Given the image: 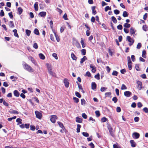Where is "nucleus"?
<instances>
[{"label": "nucleus", "mask_w": 148, "mask_h": 148, "mask_svg": "<svg viewBox=\"0 0 148 148\" xmlns=\"http://www.w3.org/2000/svg\"><path fill=\"white\" fill-rule=\"evenodd\" d=\"M23 66L24 68L25 69L29 71V72H33L32 69V68L31 67L26 63H25V64H24Z\"/></svg>", "instance_id": "obj_1"}, {"label": "nucleus", "mask_w": 148, "mask_h": 148, "mask_svg": "<svg viewBox=\"0 0 148 148\" xmlns=\"http://www.w3.org/2000/svg\"><path fill=\"white\" fill-rule=\"evenodd\" d=\"M127 58L128 61L127 65L129 69L130 70H131L132 69V62L130 58V56H127Z\"/></svg>", "instance_id": "obj_2"}, {"label": "nucleus", "mask_w": 148, "mask_h": 148, "mask_svg": "<svg viewBox=\"0 0 148 148\" xmlns=\"http://www.w3.org/2000/svg\"><path fill=\"white\" fill-rule=\"evenodd\" d=\"M126 39L130 42L129 44L130 46H131L133 44L134 40L133 39H132L130 36H127L126 37Z\"/></svg>", "instance_id": "obj_3"}, {"label": "nucleus", "mask_w": 148, "mask_h": 148, "mask_svg": "<svg viewBox=\"0 0 148 148\" xmlns=\"http://www.w3.org/2000/svg\"><path fill=\"white\" fill-rule=\"evenodd\" d=\"M36 117L39 119H41L42 117V114L38 111H36L35 112Z\"/></svg>", "instance_id": "obj_4"}, {"label": "nucleus", "mask_w": 148, "mask_h": 148, "mask_svg": "<svg viewBox=\"0 0 148 148\" xmlns=\"http://www.w3.org/2000/svg\"><path fill=\"white\" fill-rule=\"evenodd\" d=\"M58 118L57 116L55 115H53L51 116V118L50 119L51 121L53 123H55L56 120Z\"/></svg>", "instance_id": "obj_5"}, {"label": "nucleus", "mask_w": 148, "mask_h": 148, "mask_svg": "<svg viewBox=\"0 0 148 148\" xmlns=\"http://www.w3.org/2000/svg\"><path fill=\"white\" fill-rule=\"evenodd\" d=\"M48 71L49 73L52 76H55V74L52 71V69L50 67L48 66Z\"/></svg>", "instance_id": "obj_6"}, {"label": "nucleus", "mask_w": 148, "mask_h": 148, "mask_svg": "<svg viewBox=\"0 0 148 148\" xmlns=\"http://www.w3.org/2000/svg\"><path fill=\"white\" fill-rule=\"evenodd\" d=\"M64 82L65 86L67 88H68L69 87V83L68 82V80L67 79L65 78L64 79Z\"/></svg>", "instance_id": "obj_7"}, {"label": "nucleus", "mask_w": 148, "mask_h": 148, "mask_svg": "<svg viewBox=\"0 0 148 148\" xmlns=\"http://www.w3.org/2000/svg\"><path fill=\"white\" fill-rule=\"evenodd\" d=\"M137 84L138 86V88L139 90H140L142 88V82L140 81H138L137 82Z\"/></svg>", "instance_id": "obj_8"}, {"label": "nucleus", "mask_w": 148, "mask_h": 148, "mask_svg": "<svg viewBox=\"0 0 148 148\" xmlns=\"http://www.w3.org/2000/svg\"><path fill=\"white\" fill-rule=\"evenodd\" d=\"M132 93L131 92L129 91H126L124 92V95L127 97H130Z\"/></svg>", "instance_id": "obj_9"}, {"label": "nucleus", "mask_w": 148, "mask_h": 148, "mask_svg": "<svg viewBox=\"0 0 148 148\" xmlns=\"http://www.w3.org/2000/svg\"><path fill=\"white\" fill-rule=\"evenodd\" d=\"M97 87V85L95 82H92L91 84V88L92 89L94 90L96 89Z\"/></svg>", "instance_id": "obj_10"}, {"label": "nucleus", "mask_w": 148, "mask_h": 148, "mask_svg": "<svg viewBox=\"0 0 148 148\" xmlns=\"http://www.w3.org/2000/svg\"><path fill=\"white\" fill-rule=\"evenodd\" d=\"M75 119L76 122L77 123H81L82 121V119L78 116L76 117Z\"/></svg>", "instance_id": "obj_11"}, {"label": "nucleus", "mask_w": 148, "mask_h": 148, "mask_svg": "<svg viewBox=\"0 0 148 148\" xmlns=\"http://www.w3.org/2000/svg\"><path fill=\"white\" fill-rule=\"evenodd\" d=\"M133 137L134 136L136 139L140 137V134L137 132H134L133 134Z\"/></svg>", "instance_id": "obj_12"}, {"label": "nucleus", "mask_w": 148, "mask_h": 148, "mask_svg": "<svg viewBox=\"0 0 148 148\" xmlns=\"http://www.w3.org/2000/svg\"><path fill=\"white\" fill-rule=\"evenodd\" d=\"M46 14V12H40L38 15L41 17H45Z\"/></svg>", "instance_id": "obj_13"}, {"label": "nucleus", "mask_w": 148, "mask_h": 148, "mask_svg": "<svg viewBox=\"0 0 148 148\" xmlns=\"http://www.w3.org/2000/svg\"><path fill=\"white\" fill-rule=\"evenodd\" d=\"M131 144V146L133 147H135L136 146V144L133 140H131L130 141Z\"/></svg>", "instance_id": "obj_14"}, {"label": "nucleus", "mask_w": 148, "mask_h": 148, "mask_svg": "<svg viewBox=\"0 0 148 148\" xmlns=\"http://www.w3.org/2000/svg\"><path fill=\"white\" fill-rule=\"evenodd\" d=\"M130 32L131 35L134 34H135V31L134 29L132 27H131L130 29Z\"/></svg>", "instance_id": "obj_15"}, {"label": "nucleus", "mask_w": 148, "mask_h": 148, "mask_svg": "<svg viewBox=\"0 0 148 148\" xmlns=\"http://www.w3.org/2000/svg\"><path fill=\"white\" fill-rule=\"evenodd\" d=\"M58 123L59 126L63 130H65V129L62 123L61 122H60L59 121L58 122Z\"/></svg>", "instance_id": "obj_16"}, {"label": "nucleus", "mask_w": 148, "mask_h": 148, "mask_svg": "<svg viewBox=\"0 0 148 148\" xmlns=\"http://www.w3.org/2000/svg\"><path fill=\"white\" fill-rule=\"evenodd\" d=\"M95 8L96 7L95 6H93L92 7V13L94 15H95L97 13L96 11L95 10Z\"/></svg>", "instance_id": "obj_17"}, {"label": "nucleus", "mask_w": 148, "mask_h": 148, "mask_svg": "<svg viewBox=\"0 0 148 148\" xmlns=\"http://www.w3.org/2000/svg\"><path fill=\"white\" fill-rule=\"evenodd\" d=\"M14 94L15 96L17 97L19 96L20 95L19 93L16 90H15L14 91Z\"/></svg>", "instance_id": "obj_18"}, {"label": "nucleus", "mask_w": 148, "mask_h": 148, "mask_svg": "<svg viewBox=\"0 0 148 148\" xmlns=\"http://www.w3.org/2000/svg\"><path fill=\"white\" fill-rule=\"evenodd\" d=\"M87 59V58L86 56H84L83 58L81 59L80 61L81 64H82L83 62L86 60Z\"/></svg>", "instance_id": "obj_19"}, {"label": "nucleus", "mask_w": 148, "mask_h": 148, "mask_svg": "<svg viewBox=\"0 0 148 148\" xmlns=\"http://www.w3.org/2000/svg\"><path fill=\"white\" fill-rule=\"evenodd\" d=\"M13 32L14 33V35L15 36L19 37V36L17 33V30L16 29H14L13 30Z\"/></svg>", "instance_id": "obj_20"}, {"label": "nucleus", "mask_w": 148, "mask_h": 148, "mask_svg": "<svg viewBox=\"0 0 148 148\" xmlns=\"http://www.w3.org/2000/svg\"><path fill=\"white\" fill-rule=\"evenodd\" d=\"M54 34L55 35V37L56 38L57 41L58 42H59L60 41V39L58 35L57 34L56 32H54Z\"/></svg>", "instance_id": "obj_21"}, {"label": "nucleus", "mask_w": 148, "mask_h": 148, "mask_svg": "<svg viewBox=\"0 0 148 148\" xmlns=\"http://www.w3.org/2000/svg\"><path fill=\"white\" fill-rule=\"evenodd\" d=\"M34 8L35 10L36 11H37L38 10V3L37 2H36L34 4Z\"/></svg>", "instance_id": "obj_22"}, {"label": "nucleus", "mask_w": 148, "mask_h": 148, "mask_svg": "<svg viewBox=\"0 0 148 148\" xmlns=\"http://www.w3.org/2000/svg\"><path fill=\"white\" fill-rule=\"evenodd\" d=\"M71 57L72 59L74 60H76L77 59V57L75 56L73 53H71Z\"/></svg>", "instance_id": "obj_23"}, {"label": "nucleus", "mask_w": 148, "mask_h": 148, "mask_svg": "<svg viewBox=\"0 0 148 148\" xmlns=\"http://www.w3.org/2000/svg\"><path fill=\"white\" fill-rule=\"evenodd\" d=\"M9 26L11 28H13L14 27V25L13 22L12 21H10L9 23Z\"/></svg>", "instance_id": "obj_24"}, {"label": "nucleus", "mask_w": 148, "mask_h": 148, "mask_svg": "<svg viewBox=\"0 0 148 148\" xmlns=\"http://www.w3.org/2000/svg\"><path fill=\"white\" fill-rule=\"evenodd\" d=\"M39 56L40 58L42 60H44L45 58L44 55L42 53H40L39 54Z\"/></svg>", "instance_id": "obj_25"}, {"label": "nucleus", "mask_w": 148, "mask_h": 148, "mask_svg": "<svg viewBox=\"0 0 148 148\" xmlns=\"http://www.w3.org/2000/svg\"><path fill=\"white\" fill-rule=\"evenodd\" d=\"M143 29L145 31H147L148 30V28L147 26L146 25H143Z\"/></svg>", "instance_id": "obj_26"}, {"label": "nucleus", "mask_w": 148, "mask_h": 148, "mask_svg": "<svg viewBox=\"0 0 148 148\" xmlns=\"http://www.w3.org/2000/svg\"><path fill=\"white\" fill-rule=\"evenodd\" d=\"M34 33L35 34H36L38 35H39L40 34L38 30L36 28H35L34 29Z\"/></svg>", "instance_id": "obj_27"}, {"label": "nucleus", "mask_w": 148, "mask_h": 148, "mask_svg": "<svg viewBox=\"0 0 148 148\" xmlns=\"http://www.w3.org/2000/svg\"><path fill=\"white\" fill-rule=\"evenodd\" d=\"M128 15H129V14L127 12L125 11L123 12V16L124 17H125L128 16Z\"/></svg>", "instance_id": "obj_28"}, {"label": "nucleus", "mask_w": 148, "mask_h": 148, "mask_svg": "<svg viewBox=\"0 0 148 148\" xmlns=\"http://www.w3.org/2000/svg\"><path fill=\"white\" fill-rule=\"evenodd\" d=\"M142 57L144 58H145L146 57V52L145 50H143L142 51Z\"/></svg>", "instance_id": "obj_29"}, {"label": "nucleus", "mask_w": 148, "mask_h": 148, "mask_svg": "<svg viewBox=\"0 0 148 148\" xmlns=\"http://www.w3.org/2000/svg\"><path fill=\"white\" fill-rule=\"evenodd\" d=\"M109 132L110 133L111 136L112 137L114 136V134L112 132V129L111 127L109 129Z\"/></svg>", "instance_id": "obj_30"}, {"label": "nucleus", "mask_w": 148, "mask_h": 148, "mask_svg": "<svg viewBox=\"0 0 148 148\" xmlns=\"http://www.w3.org/2000/svg\"><path fill=\"white\" fill-rule=\"evenodd\" d=\"M23 11V9L21 7H19L18 9V12L19 15L21 14Z\"/></svg>", "instance_id": "obj_31"}, {"label": "nucleus", "mask_w": 148, "mask_h": 148, "mask_svg": "<svg viewBox=\"0 0 148 148\" xmlns=\"http://www.w3.org/2000/svg\"><path fill=\"white\" fill-rule=\"evenodd\" d=\"M9 112L11 114H18V112L16 110H12V111H9Z\"/></svg>", "instance_id": "obj_32"}, {"label": "nucleus", "mask_w": 148, "mask_h": 148, "mask_svg": "<svg viewBox=\"0 0 148 148\" xmlns=\"http://www.w3.org/2000/svg\"><path fill=\"white\" fill-rule=\"evenodd\" d=\"M111 18H112V21L114 23H117V20H116V18L114 16H112L111 17Z\"/></svg>", "instance_id": "obj_33"}, {"label": "nucleus", "mask_w": 148, "mask_h": 148, "mask_svg": "<svg viewBox=\"0 0 148 148\" xmlns=\"http://www.w3.org/2000/svg\"><path fill=\"white\" fill-rule=\"evenodd\" d=\"M25 32L27 35L28 36H29L30 35L31 32L30 30L28 29H26Z\"/></svg>", "instance_id": "obj_34"}, {"label": "nucleus", "mask_w": 148, "mask_h": 148, "mask_svg": "<svg viewBox=\"0 0 148 148\" xmlns=\"http://www.w3.org/2000/svg\"><path fill=\"white\" fill-rule=\"evenodd\" d=\"M95 112L96 114V116L97 117H98L100 116V112L99 111H96Z\"/></svg>", "instance_id": "obj_35"}, {"label": "nucleus", "mask_w": 148, "mask_h": 148, "mask_svg": "<svg viewBox=\"0 0 148 148\" xmlns=\"http://www.w3.org/2000/svg\"><path fill=\"white\" fill-rule=\"evenodd\" d=\"M131 25L130 24L125 23L124 24V27L125 28H129L130 27Z\"/></svg>", "instance_id": "obj_36"}, {"label": "nucleus", "mask_w": 148, "mask_h": 148, "mask_svg": "<svg viewBox=\"0 0 148 148\" xmlns=\"http://www.w3.org/2000/svg\"><path fill=\"white\" fill-rule=\"evenodd\" d=\"M86 50L85 49H82L81 51L82 54L84 56L86 54Z\"/></svg>", "instance_id": "obj_37"}, {"label": "nucleus", "mask_w": 148, "mask_h": 148, "mask_svg": "<svg viewBox=\"0 0 148 148\" xmlns=\"http://www.w3.org/2000/svg\"><path fill=\"white\" fill-rule=\"evenodd\" d=\"M139 64H136L135 65V68L136 70L137 71H139L140 70V68L139 67Z\"/></svg>", "instance_id": "obj_38"}, {"label": "nucleus", "mask_w": 148, "mask_h": 148, "mask_svg": "<svg viewBox=\"0 0 148 148\" xmlns=\"http://www.w3.org/2000/svg\"><path fill=\"white\" fill-rule=\"evenodd\" d=\"M16 122L19 123L18 124H17L18 125H19V124H21L22 123V122H21L22 119L20 118H17L16 119Z\"/></svg>", "instance_id": "obj_39"}, {"label": "nucleus", "mask_w": 148, "mask_h": 148, "mask_svg": "<svg viewBox=\"0 0 148 148\" xmlns=\"http://www.w3.org/2000/svg\"><path fill=\"white\" fill-rule=\"evenodd\" d=\"M81 43L82 45V47L83 48H84L85 47V44L84 43V41L83 40H82V38H81Z\"/></svg>", "instance_id": "obj_40"}, {"label": "nucleus", "mask_w": 148, "mask_h": 148, "mask_svg": "<svg viewBox=\"0 0 148 148\" xmlns=\"http://www.w3.org/2000/svg\"><path fill=\"white\" fill-rule=\"evenodd\" d=\"M76 96L79 98H80L81 96L80 94L77 92L76 91L75 92Z\"/></svg>", "instance_id": "obj_41"}, {"label": "nucleus", "mask_w": 148, "mask_h": 148, "mask_svg": "<svg viewBox=\"0 0 148 148\" xmlns=\"http://www.w3.org/2000/svg\"><path fill=\"white\" fill-rule=\"evenodd\" d=\"M73 99L74 100V101L77 103H78L79 101V99L76 97H73Z\"/></svg>", "instance_id": "obj_42"}, {"label": "nucleus", "mask_w": 148, "mask_h": 148, "mask_svg": "<svg viewBox=\"0 0 148 148\" xmlns=\"http://www.w3.org/2000/svg\"><path fill=\"white\" fill-rule=\"evenodd\" d=\"M86 101L84 99H81V104L83 105H84L86 103Z\"/></svg>", "instance_id": "obj_43"}, {"label": "nucleus", "mask_w": 148, "mask_h": 148, "mask_svg": "<svg viewBox=\"0 0 148 148\" xmlns=\"http://www.w3.org/2000/svg\"><path fill=\"white\" fill-rule=\"evenodd\" d=\"M118 73L116 71H114L112 73V75H113L117 76L118 74Z\"/></svg>", "instance_id": "obj_44"}, {"label": "nucleus", "mask_w": 148, "mask_h": 148, "mask_svg": "<svg viewBox=\"0 0 148 148\" xmlns=\"http://www.w3.org/2000/svg\"><path fill=\"white\" fill-rule=\"evenodd\" d=\"M112 101H114L115 103H116L118 99L116 97H115L113 98Z\"/></svg>", "instance_id": "obj_45"}, {"label": "nucleus", "mask_w": 148, "mask_h": 148, "mask_svg": "<svg viewBox=\"0 0 148 148\" xmlns=\"http://www.w3.org/2000/svg\"><path fill=\"white\" fill-rule=\"evenodd\" d=\"M82 134L83 136L86 137H88L89 136L88 134L86 132H83Z\"/></svg>", "instance_id": "obj_46"}, {"label": "nucleus", "mask_w": 148, "mask_h": 148, "mask_svg": "<svg viewBox=\"0 0 148 148\" xmlns=\"http://www.w3.org/2000/svg\"><path fill=\"white\" fill-rule=\"evenodd\" d=\"M95 77L98 80H99L100 79V75L98 73L97 75L95 76Z\"/></svg>", "instance_id": "obj_47"}, {"label": "nucleus", "mask_w": 148, "mask_h": 148, "mask_svg": "<svg viewBox=\"0 0 148 148\" xmlns=\"http://www.w3.org/2000/svg\"><path fill=\"white\" fill-rule=\"evenodd\" d=\"M111 7H109V6H107L105 8V10L106 12H107L109 10H111Z\"/></svg>", "instance_id": "obj_48"}, {"label": "nucleus", "mask_w": 148, "mask_h": 148, "mask_svg": "<svg viewBox=\"0 0 148 148\" xmlns=\"http://www.w3.org/2000/svg\"><path fill=\"white\" fill-rule=\"evenodd\" d=\"M127 89V87L124 84H123L122 85V86L121 87V90H125L126 89Z\"/></svg>", "instance_id": "obj_49"}, {"label": "nucleus", "mask_w": 148, "mask_h": 148, "mask_svg": "<svg viewBox=\"0 0 148 148\" xmlns=\"http://www.w3.org/2000/svg\"><path fill=\"white\" fill-rule=\"evenodd\" d=\"M107 120V119L105 117H103L101 119V121L102 122H106Z\"/></svg>", "instance_id": "obj_50"}, {"label": "nucleus", "mask_w": 148, "mask_h": 148, "mask_svg": "<svg viewBox=\"0 0 148 148\" xmlns=\"http://www.w3.org/2000/svg\"><path fill=\"white\" fill-rule=\"evenodd\" d=\"M114 12L115 14L117 15L119 14L120 11L116 9L114 10Z\"/></svg>", "instance_id": "obj_51"}, {"label": "nucleus", "mask_w": 148, "mask_h": 148, "mask_svg": "<svg viewBox=\"0 0 148 148\" xmlns=\"http://www.w3.org/2000/svg\"><path fill=\"white\" fill-rule=\"evenodd\" d=\"M117 27L118 29L119 30H121L123 29L122 26L121 24H119L118 25Z\"/></svg>", "instance_id": "obj_52"}, {"label": "nucleus", "mask_w": 148, "mask_h": 148, "mask_svg": "<svg viewBox=\"0 0 148 148\" xmlns=\"http://www.w3.org/2000/svg\"><path fill=\"white\" fill-rule=\"evenodd\" d=\"M96 21H97L98 22V23L99 25H101V23L99 21V17L98 16H96Z\"/></svg>", "instance_id": "obj_53"}, {"label": "nucleus", "mask_w": 148, "mask_h": 148, "mask_svg": "<svg viewBox=\"0 0 148 148\" xmlns=\"http://www.w3.org/2000/svg\"><path fill=\"white\" fill-rule=\"evenodd\" d=\"M76 82L78 84V86L79 89L82 90L83 88L81 84H79L77 82Z\"/></svg>", "instance_id": "obj_54"}, {"label": "nucleus", "mask_w": 148, "mask_h": 148, "mask_svg": "<svg viewBox=\"0 0 148 148\" xmlns=\"http://www.w3.org/2000/svg\"><path fill=\"white\" fill-rule=\"evenodd\" d=\"M142 44L140 43H138L137 46V48L138 49H139L141 47Z\"/></svg>", "instance_id": "obj_55"}, {"label": "nucleus", "mask_w": 148, "mask_h": 148, "mask_svg": "<svg viewBox=\"0 0 148 148\" xmlns=\"http://www.w3.org/2000/svg\"><path fill=\"white\" fill-rule=\"evenodd\" d=\"M85 76H87L88 77H90L91 76V74L89 71H87L86 72V74L85 75Z\"/></svg>", "instance_id": "obj_56"}, {"label": "nucleus", "mask_w": 148, "mask_h": 148, "mask_svg": "<svg viewBox=\"0 0 148 148\" xmlns=\"http://www.w3.org/2000/svg\"><path fill=\"white\" fill-rule=\"evenodd\" d=\"M107 89V88L105 87H102L101 88L100 90L101 92H103L105 91Z\"/></svg>", "instance_id": "obj_57"}, {"label": "nucleus", "mask_w": 148, "mask_h": 148, "mask_svg": "<svg viewBox=\"0 0 148 148\" xmlns=\"http://www.w3.org/2000/svg\"><path fill=\"white\" fill-rule=\"evenodd\" d=\"M4 16V13L3 10H1L0 12V16Z\"/></svg>", "instance_id": "obj_58"}, {"label": "nucleus", "mask_w": 148, "mask_h": 148, "mask_svg": "<svg viewBox=\"0 0 148 148\" xmlns=\"http://www.w3.org/2000/svg\"><path fill=\"white\" fill-rule=\"evenodd\" d=\"M52 56L53 57L55 58V59H56V60H57L58 59V57L57 54L56 53H53L52 54Z\"/></svg>", "instance_id": "obj_59"}, {"label": "nucleus", "mask_w": 148, "mask_h": 148, "mask_svg": "<svg viewBox=\"0 0 148 148\" xmlns=\"http://www.w3.org/2000/svg\"><path fill=\"white\" fill-rule=\"evenodd\" d=\"M82 117L85 119H87V116L85 113H82Z\"/></svg>", "instance_id": "obj_60"}, {"label": "nucleus", "mask_w": 148, "mask_h": 148, "mask_svg": "<svg viewBox=\"0 0 148 148\" xmlns=\"http://www.w3.org/2000/svg\"><path fill=\"white\" fill-rule=\"evenodd\" d=\"M111 94L110 92H108L105 93V95L106 97H109Z\"/></svg>", "instance_id": "obj_61"}, {"label": "nucleus", "mask_w": 148, "mask_h": 148, "mask_svg": "<svg viewBox=\"0 0 148 148\" xmlns=\"http://www.w3.org/2000/svg\"><path fill=\"white\" fill-rule=\"evenodd\" d=\"M143 111L145 112L146 113H148V108L147 107H145L143 108Z\"/></svg>", "instance_id": "obj_62"}, {"label": "nucleus", "mask_w": 148, "mask_h": 148, "mask_svg": "<svg viewBox=\"0 0 148 148\" xmlns=\"http://www.w3.org/2000/svg\"><path fill=\"white\" fill-rule=\"evenodd\" d=\"M116 111L118 112H120L121 111V108L119 107H117L116 108Z\"/></svg>", "instance_id": "obj_63"}, {"label": "nucleus", "mask_w": 148, "mask_h": 148, "mask_svg": "<svg viewBox=\"0 0 148 148\" xmlns=\"http://www.w3.org/2000/svg\"><path fill=\"white\" fill-rule=\"evenodd\" d=\"M89 145L90 147L91 148H94L95 147L94 145L92 142H91L89 144Z\"/></svg>", "instance_id": "obj_64"}]
</instances>
